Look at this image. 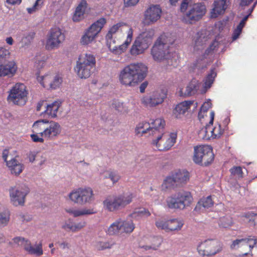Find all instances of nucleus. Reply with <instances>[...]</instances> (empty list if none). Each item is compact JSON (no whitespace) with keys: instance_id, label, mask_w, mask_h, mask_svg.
<instances>
[{"instance_id":"nucleus-5","label":"nucleus","mask_w":257,"mask_h":257,"mask_svg":"<svg viewBox=\"0 0 257 257\" xmlns=\"http://www.w3.org/2000/svg\"><path fill=\"white\" fill-rule=\"evenodd\" d=\"M8 92L7 101L9 103L18 106H23L27 102L28 91L24 84L17 83Z\"/></svg>"},{"instance_id":"nucleus-24","label":"nucleus","mask_w":257,"mask_h":257,"mask_svg":"<svg viewBox=\"0 0 257 257\" xmlns=\"http://www.w3.org/2000/svg\"><path fill=\"white\" fill-rule=\"evenodd\" d=\"M194 102V100H186L178 103L173 110V114L175 117L182 118L188 111Z\"/></svg>"},{"instance_id":"nucleus-23","label":"nucleus","mask_w":257,"mask_h":257,"mask_svg":"<svg viewBox=\"0 0 257 257\" xmlns=\"http://www.w3.org/2000/svg\"><path fill=\"white\" fill-rule=\"evenodd\" d=\"M228 0H214L213 7L210 12V17L216 18L224 13L227 8Z\"/></svg>"},{"instance_id":"nucleus-28","label":"nucleus","mask_w":257,"mask_h":257,"mask_svg":"<svg viewBox=\"0 0 257 257\" xmlns=\"http://www.w3.org/2000/svg\"><path fill=\"white\" fill-rule=\"evenodd\" d=\"M150 131L153 136H157L163 133V128L165 125V120L161 118L152 120L151 123Z\"/></svg>"},{"instance_id":"nucleus-32","label":"nucleus","mask_w":257,"mask_h":257,"mask_svg":"<svg viewBox=\"0 0 257 257\" xmlns=\"http://www.w3.org/2000/svg\"><path fill=\"white\" fill-rule=\"evenodd\" d=\"M198 88V83L195 81H192L186 87L184 92L183 91V89L180 90V95L183 96H191L197 92Z\"/></svg>"},{"instance_id":"nucleus-11","label":"nucleus","mask_w":257,"mask_h":257,"mask_svg":"<svg viewBox=\"0 0 257 257\" xmlns=\"http://www.w3.org/2000/svg\"><path fill=\"white\" fill-rule=\"evenodd\" d=\"M222 249L219 242L214 240H206L197 247L198 253L202 256H211L219 252Z\"/></svg>"},{"instance_id":"nucleus-40","label":"nucleus","mask_w":257,"mask_h":257,"mask_svg":"<svg viewBox=\"0 0 257 257\" xmlns=\"http://www.w3.org/2000/svg\"><path fill=\"white\" fill-rule=\"evenodd\" d=\"M120 221L121 230L123 232L131 233L134 231L135 226L132 221L123 220L120 218Z\"/></svg>"},{"instance_id":"nucleus-30","label":"nucleus","mask_w":257,"mask_h":257,"mask_svg":"<svg viewBox=\"0 0 257 257\" xmlns=\"http://www.w3.org/2000/svg\"><path fill=\"white\" fill-rule=\"evenodd\" d=\"M87 4L86 1L82 0L76 7L73 16L74 22H79L84 18V14L87 8Z\"/></svg>"},{"instance_id":"nucleus-49","label":"nucleus","mask_w":257,"mask_h":257,"mask_svg":"<svg viewBox=\"0 0 257 257\" xmlns=\"http://www.w3.org/2000/svg\"><path fill=\"white\" fill-rule=\"evenodd\" d=\"M219 46V42L214 40L211 44L209 45L208 48L205 50L204 54L203 57L206 58L209 55H212L213 54L214 51L218 48Z\"/></svg>"},{"instance_id":"nucleus-4","label":"nucleus","mask_w":257,"mask_h":257,"mask_svg":"<svg viewBox=\"0 0 257 257\" xmlns=\"http://www.w3.org/2000/svg\"><path fill=\"white\" fill-rule=\"evenodd\" d=\"M133 197V193H127L107 198L103 202L104 208L110 212L118 210L130 204Z\"/></svg>"},{"instance_id":"nucleus-22","label":"nucleus","mask_w":257,"mask_h":257,"mask_svg":"<svg viewBox=\"0 0 257 257\" xmlns=\"http://www.w3.org/2000/svg\"><path fill=\"white\" fill-rule=\"evenodd\" d=\"M18 69L16 62L14 61H8L7 63L0 65V77H13Z\"/></svg>"},{"instance_id":"nucleus-33","label":"nucleus","mask_w":257,"mask_h":257,"mask_svg":"<svg viewBox=\"0 0 257 257\" xmlns=\"http://www.w3.org/2000/svg\"><path fill=\"white\" fill-rule=\"evenodd\" d=\"M179 196L180 192H178L167 198L166 203L169 208L180 209V205L179 203L181 200Z\"/></svg>"},{"instance_id":"nucleus-15","label":"nucleus","mask_w":257,"mask_h":257,"mask_svg":"<svg viewBox=\"0 0 257 257\" xmlns=\"http://www.w3.org/2000/svg\"><path fill=\"white\" fill-rule=\"evenodd\" d=\"M48 121L46 119H40L33 123L32 127L33 134L31 135V138L33 142L44 143L43 138Z\"/></svg>"},{"instance_id":"nucleus-48","label":"nucleus","mask_w":257,"mask_h":257,"mask_svg":"<svg viewBox=\"0 0 257 257\" xmlns=\"http://www.w3.org/2000/svg\"><path fill=\"white\" fill-rule=\"evenodd\" d=\"M177 185L178 183L174 175L166 177L163 184V186L166 189L173 187Z\"/></svg>"},{"instance_id":"nucleus-64","label":"nucleus","mask_w":257,"mask_h":257,"mask_svg":"<svg viewBox=\"0 0 257 257\" xmlns=\"http://www.w3.org/2000/svg\"><path fill=\"white\" fill-rule=\"evenodd\" d=\"M36 154L34 152H30L29 154H28V159H29V161L30 162H33L35 160V158H36Z\"/></svg>"},{"instance_id":"nucleus-2","label":"nucleus","mask_w":257,"mask_h":257,"mask_svg":"<svg viewBox=\"0 0 257 257\" xmlns=\"http://www.w3.org/2000/svg\"><path fill=\"white\" fill-rule=\"evenodd\" d=\"M175 39L170 34H163L157 39L153 46L151 54L156 61L168 60V64L173 65V59L176 56L175 53L170 51L169 45L174 43Z\"/></svg>"},{"instance_id":"nucleus-54","label":"nucleus","mask_w":257,"mask_h":257,"mask_svg":"<svg viewBox=\"0 0 257 257\" xmlns=\"http://www.w3.org/2000/svg\"><path fill=\"white\" fill-rule=\"evenodd\" d=\"M106 173L108 176H106V178H110L113 183L117 182L120 179V176L116 171H109Z\"/></svg>"},{"instance_id":"nucleus-51","label":"nucleus","mask_w":257,"mask_h":257,"mask_svg":"<svg viewBox=\"0 0 257 257\" xmlns=\"http://www.w3.org/2000/svg\"><path fill=\"white\" fill-rule=\"evenodd\" d=\"M112 107L114 108L116 110L120 112H127V108H126L124 105L123 103L119 101L118 100H113L112 103Z\"/></svg>"},{"instance_id":"nucleus-50","label":"nucleus","mask_w":257,"mask_h":257,"mask_svg":"<svg viewBox=\"0 0 257 257\" xmlns=\"http://www.w3.org/2000/svg\"><path fill=\"white\" fill-rule=\"evenodd\" d=\"M212 106V103L211 101H207L205 102L201 106L200 110L198 113V118L201 120L202 118L204 116V113H206L208 109Z\"/></svg>"},{"instance_id":"nucleus-25","label":"nucleus","mask_w":257,"mask_h":257,"mask_svg":"<svg viewBox=\"0 0 257 257\" xmlns=\"http://www.w3.org/2000/svg\"><path fill=\"white\" fill-rule=\"evenodd\" d=\"M133 30L132 28H130L127 33V38L124 42L118 47L114 46L111 47V45L109 46V49L112 51L113 53L116 54H119L124 52L128 45L131 44L133 40Z\"/></svg>"},{"instance_id":"nucleus-1","label":"nucleus","mask_w":257,"mask_h":257,"mask_svg":"<svg viewBox=\"0 0 257 257\" xmlns=\"http://www.w3.org/2000/svg\"><path fill=\"white\" fill-rule=\"evenodd\" d=\"M148 69V67L142 62L131 63L120 71L119 81L125 86H136L146 77Z\"/></svg>"},{"instance_id":"nucleus-58","label":"nucleus","mask_w":257,"mask_h":257,"mask_svg":"<svg viewBox=\"0 0 257 257\" xmlns=\"http://www.w3.org/2000/svg\"><path fill=\"white\" fill-rule=\"evenodd\" d=\"M42 1V0H37L32 7L27 8V10L28 13L32 14L35 12L38 9V7H39V3Z\"/></svg>"},{"instance_id":"nucleus-44","label":"nucleus","mask_w":257,"mask_h":257,"mask_svg":"<svg viewBox=\"0 0 257 257\" xmlns=\"http://www.w3.org/2000/svg\"><path fill=\"white\" fill-rule=\"evenodd\" d=\"M52 79V74H47L42 77H38L37 79L42 86L47 89H50V82Z\"/></svg>"},{"instance_id":"nucleus-31","label":"nucleus","mask_w":257,"mask_h":257,"mask_svg":"<svg viewBox=\"0 0 257 257\" xmlns=\"http://www.w3.org/2000/svg\"><path fill=\"white\" fill-rule=\"evenodd\" d=\"M66 211L70 215L74 217H78L84 215L93 214L96 213V211L93 208H83L82 209H76L74 208H68L66 209Z\"/></svg>"},{"instance_id":"nucleus-21","label":"nucleus","mask_w":257,"mask_h":257,"mask_svg":"<svg viewBox=\"0 0 257 257\" xmlns=\"http://www.w3.org/2000/svg\"><path fill=\"white\" fill-rule=\"evenodd\" d=\"M165 95L159 91L154 92L150 96H145L142 99V103L146 106L154 107L164 101Z\"/></svg>"},{"instance_id":"nucleus-17","label":"nucleus","mask_w":257,"mask_h":257,"mask_svg":"<svg viewBox=\"0 0 257 257\" xmlns=\"http://www.w3.org/2000/svg\"><path fill=\"white\" fill-rule=\"evenodd\" d=\"M162 9L159 5H152L145 11L144 23L150 25L156 23L161 16Z\"/></svg>"},{"instance_id":"nucleus-42","label":"nucleus","mask_w":257,"mask_h":257,"mask_svg":"<svg viewBox=\"0 0 257 257\" xmlns=\"http://www.w3.org/2000/svg\"><path fill=\"white\" fill-rule=\"evenodd\" d=\"M216 73L215 71V69L212 68L210 70L209 73L206 76L204 79V88L206 89H209L211 87L213 84L214 78L216 76Z\"/></svg>"},{"instance_id":"nucleus-53","label":"nucleus","mask_w":257,"mask_h":257,"mask_svg":"<svg viewBox=\"0 0 257 257\" xmlns=\"http://www.w3.org/2000/svg\"><path fill=\"white\" fill-rule=\"evenodd\" d=\"M163 238L160 236H154L151 240L152 249L156 250L162 244Z\"/></svg>"},{"instance_id":"nucleus-56","label":"nucleus","mask_w":257,"mask_h":257,"mask_svg":"<svg viewBox=\"0 0 257 257\" xmlns=\"http://www.w3.org/2000/svg\"><path fill=\"white\" fill-rule=\"evenodd\" d=\"M138 214L140 216H145L146 217H148L151 215V213L150 211L145 208H143L138 211L134 212L132 214V216L134 217L136 216V214Z\"/></svg>"},{"instance_id":"nucleus-39","label":"nucleus","mask_w":257,"mask_h":257,"mask_svg":"<svg viewBox=\"0 0 257 257\" xmlns=\"http://www.w3.org/2000/svg\"><path fill=\"white\" fill-rule=\"evenodd\" d=\"M214 154L212 149L210 146L206 153L204 154V157L202 159V163H200L199 165L202 166H207L209 165L214 160Z\"/></svg>"},{"instance_id":"nucleus-46","label":"nucleus","mask_w":257,"mask_h":257,"mask_svg":"<svg viewBox=\"0 0 257 257\" xmlns=\"http://www.w3.org/2000/svg\"><path fill=\"white\" fill-rule=\"evenodd\" d=\"M50 82V89H55L61 85L62 78L59 74H52V79Z\"/></svg>"},{"instance_id":"nucleus-34","label":"nucleus","mask_w":257,"mask_h":257,"mask_svg":"<svg viewBox=\"0 0 257 257\" xmlns=\"http://www.w3.org/2000/svg\"><path fill=\"white\" fill-rule=\"evenodd\" d=\"M61 102L55 101L48 105L45 112L50 117L54 118L57 116V112L60 106Z\"/></svg>"},{"instance_id":"nucleus-14","label":"nucleus","mask_w":257,"mask_h":257,"mask_svg":"<svg viewBox=\"0 0 257 257\" xmlns=\"http://www.w3.org/2000/svg\"><path fill=\"white\" fill-rule=\"evenodd\" d=\"M13 240L19 245L23 246L25 250L30 254L40 256L43 254L42 242L33 246L29 240L25 239L24 237H16Z\"/></svg>"},{"instance_id":"nucleus-41","label":"nucleus","mask_w":257,"mask_h":257,"mask_svg":"<svg viewBox=\"0 0 257 257\" xmlns=\"http://www.w3.org/2000/svg\"><path fill=\"white\" fill-rule=\"evenodd\" d=\"M124 25H125V23L123 22H119L114 25L110 28L106 36L107 43H109V41H110V43L111 42V40L113 38V35L115 34L121 27Z\"/></svg>"},{"instance_id":"nucleus-60","label":"nucleus","mask_w":257,"mask_h":257,"mask_svg":"<svg viewBox=\"0 0 257 257\" xmlns=\"http://www.w3.org/2000/svg\"><path fill=\"white\" fill-rule=\"evenodd\" d=\"M140 0H124V5L125 7L136 6Z\"/></svg>"},{"instance_id":"nucleus-63","label":"nucleus","mask_w":257,"mask_h":257,"mask_svg":"<svg viewBox=\"0 0 257 257\" xmlns=\"http://www.w3.org/2000/svg\"><path fill=\"white\" fill-rule=\"evenodd\" d=\"M188 7V0H183V2L181 4L180 10L181 12H184Z\"/></svg>"},{"instance_id":"nucleus-45","label":"nucleus","mask_w":257,"mask_h":257,"mask_svg":"<svg viewBox=\"0 0 257 257\" xmlns=\"http://www.w3.org/2000/svg\"><path fill=\"white\" fill-rule=\"evenodd\" d=\"M85 225V222L83 221L75 224H65L62 227L65 230H69L74 232L80 230L83 228Z\"/></svg>"},{"instance_id":"nucleus-6","label":"nucleus","mask_w":257,"mask_h":257,"mask_svg":"<svg viewBox=\"0 0 257 257\" xmlns=\"http://www.w3.org/2000/svg\"><path fill=\"white\" fill-rule=\"evenodd\" d=\"M154 35L153 30L144 32L135 40L130 49V53L133 56L143 54L152 43Z\"/></svg>"},{"instance_id":"nucleus-12","label":"nucleus","mask_w":257,"mask_h":257,"mask_svg":"<svg viewBox=\"0 0 257 257\" xmlns=\"http://www.w3.org/2000/svg\"><path fill=\"white\" fill-rule=\"evenodd\" d=\"M184 224L182 220L174 218L167 220H159L155 223L158 229L164 230L167 232H177L181 230Z\"/></svg>"},{"instance_id":"nucleus-62","label":"nucleus","mask_w":257,"mask_h":257,"mask_svg":"<svg viewBox=\"0 0 257 257\" xmlns=\"http://www.w3.org/2000/svg\"><path fill=\"white\" fill-rule=\"evenodd\" d=\"M60 247L62 249H69L70 248V243L67 241L58 242Z\"/></svg>"},{"instance_id":"nucleus-35","label":"nucleus","mask_w":257,"mask_h":257,"mask_svg":"<svg viewBox=\"0 0 257 257\" xmlns=\"http://www.w3.org/2000/svg\"><path fill=\"white\" fill-rule=\"evenodd\" d=\"M151 124L149 122L143 121L139 123L136 126L135 132L137 135L142 136L145 134H149L151 135Z\"/></svg>"},{"instance_id":"nucleus-26","label":"nucleus","mask_w":257,"mask_h":257,"mask_svg":"<svg viewBox=\"0 0 257 257\" xmlns=\"http://www.w3.org/2000/svg\"><path fill=\"white\" fill-rule=\"evenodd\" d=\"M257 243V239L252 238H242L234 240L230 245L231 249H235L241 246H248L251 251L254 246Z\"/></svg>"},{"instance_id":"nucleus-47","label":"nucleus","mask_w":257,"mask_h":257,"mask_svg":"<svg viewBox=\"0 0 257 257\" xmlns=\"http://www.w3.org/2000/svg\"><path fill=\"white\" fill-rule=\"evenodd\" d=\"M233 224L232 218L230 217L223 216L220 218L219 225L220 227L228 228L232 226Z\"/></svg>"},{"instance_id":"nucleus-13","label":"nucleus","mask_w":257,"mask_h":257,"mask_svg":"<svg viewBox=\"0 0 257 257\" xmlns=\"http://www.w3.org/2000/svg\"><path fill=\"white\" fill-rule=\"evenodd\" d=\"M65 36L59 28H52L47 39L46 48L52 50L58 48L64 41Z\"/></svg>"},{"instance_id":"nucleus-61","label":"nucleus","mask_w":257,"mask_h":257,"mask_svg":"<svg viewBox=\"0 0 257 257\" xmlns=\"http://www.w3.org/2000/svg\"><path fill=\"white\" fill-rule=\"evenodd\" d=\"M242 32V30L240 28H237L234 29L233 31L232 35V41H234L236 40L240 35L241 33Z\"/></svg>"},{"instance_id":"nucleus-9","label":"nucleus","mask_w":257,"mask_h":257,"mask_svg":"<svg viewBox=\"0 0 257 257\" xmlns=\"http://www.w3.org/2000/svg\"><path fill=\"white\" fill-rule=\"evenodd\" d=\"M93 195V191L91 188H79L70 193L69 197L74 203L84 205L90 202L92 200Z\"/></svg>"},{"instance_id":"nucleus-38","label":"nucleus","mask_w":257,"mask_h":257,"mask_svg":"<svg viewBox=\"0 0 257 257\" xmlns=\"http://www.w3.org/2000/svg\"><path fill=\"white\" fill-rule=\"evenodd\" d=\"M178 184L186 183L189 180V173L187 171H179L174 174Z\"/></svg>"},{"instance_id":"nucleus-37","label":"nucleus","mask_w":257,"mask_h":257,"mask_svg":"<svg viewBox=\"0 0 257 257\" xmlns=\"http://www.w3.org/2000/svg\"><path fill=\"white\" fill-rule=\"evenodd\" d=\"M120 218L116 219L107 228L106 233L109 235L118 234L121 230Z\"/></svg>"},{"instance_id":"nucleus-19","label":"nucleus","mask_w":257,"mask_h":257,"mask_svg":"<svg viewBox=\"0 0 257 257\" xmlns=\"http://www.w3.org/2000/svg\"><path fill=\"white\" fill-rule=\"evenodd\" d=\"M9 155V151L4 150L3 152V158L5 162H6L7 167L9 168L11 173L15 175H19L20 174L24 169L23 164L19 162L15 158L11 159L9 161H7Z\"/></svg>"},{"instance_id":"nucleus-18","label":"nucleus","mask_w":257,"mask_h":257,"mask_svg":"<svg viewBox=\"0 0 257 257\" xmlns=\"http://www.w3.org/2000/svg\"><path fill=\"white\" fill-rule=\"evenodd\" d=\"M29 190L27 187H14L10 190L11 200L15 206L23 205Z\"/></svg>"},{"instance_id":"nucleus-16","label":"nucleus","mask_w":257,"mask_h":257,"mask_svg":"<svg viewBox=\"0 0 257 257\" xmlns=\"http://www.w3.org/2000/svg\"><path fill=\"white\" fill-rule=\"evenodd\" d=\"M206 9L203 3H196L192 5L186 14V19L190 23L197 21L205 14Z\"/></svg>"},{"instance_id":"nucleus-8","label":"nucleus","mask_w":257,"mask_h":257,"mask_svg":"<svg viewBox=\"0 0 257 257\" xmlns=\"http://www.w3.org/2000/svg\"><path fill=\"white\" fill-rule=\"evenodd\" d=\"M176 139V133H162L156 136V138L152 141V144L160 151H167L174 146Z\"/></svg>"},{"instance_id":"nucleus-27","label":"nucleus","mask_w":257,"mask_h":257,"mask_svg":"<svg viewBox=\"0 0 257 257\" xmlns=\"http://www.w3.org/2000/svg\"><path fill=\"white\" fill-rule=\"evenodd\" d=\"M209 147L210 146L207 145L194 147L193 161L195 164L199 165L200 163H202L204 154L206 153Z\"/></svg>"},{"instance_id":"nucleus-59","label":"nucleus","mask_w":257,"mask_h":257,"mask_svg":"<svg viewBox=\"0 0 257 257\" xmlns=\"http://www.w3.org/2000/svg\"><path fill=\"white\" fill-rule=\"evenodd\" d=\"M10 54L9 51L6 49L0 47V61L6 58V56Z\"/></svg>"},{"instance_id":"nucleus-3","label":"nucleus","mask_w":257,"mask_h":257,"mask_svg":"<svg viewBox=\"0 0 257 257\" xmlns=\"http://www.w3.org/2000/svg\"><path fill=\"white\" fill-rule=\"evenodd\" d=\"M96 60L93 55L86 53L79 58L74 68L78 76L81 79L89 78L95 68Z\"/></svg>"},{"instance_id":"nucleus-55","label":"nucleus","mask_w":257,"mask_h":257,"mask_svg":"<svg viewBox=\"0 0 257 257\" xmlns=\"http://www.w3.org/2000/svg\"><path fill=\"white\" fill-rule=\"evenodd\" d=\"M231 174L233 175H238L239 177H242L243 172L242 168L240 166H234L230 169Z\"/></svg>"},{"instance_id":"nucleus-43","label":"nucleus","mask_w":257,"mask_h":257,"mask_svg":"<svg viewBox=\"0 0 257 257\" xmlns=\"http://www.w3.org/2000/svg\"><path fill=\"white\" fill-rule=\"evenodd\" d=\"M10 219V212L8 209H0V225L6 226Z\"/></svg>"},{"instance_id":"nucleus-36","label":"nucleus","mask_w":257,"mask_h":257,"mask_svg":"<svg viewBox=\"0 0 257 257\" xmlns=\"http://www.w3.org/2000/svg\"><path fill=\"white\" fill-rule=\"evenodd\" d=\"M213 204L214 202L212 199L211 196L203 197L198 202L195 208V210H197L198 209H200L201 207L208 208L213 206Z\"/></svg>"},{"instance_id":"nucleus-10","label":"nucleus","mask_w":257,"mask_h":257,"mask_svg":"<svg viewBox=\"0 0 257 257\" xmlns=\"http://www.w3.org/2000/svg\"><path fill=\"white\" fill-rule=\"evenodd\" d=\"M105 23L106 20L102 18L92 24L82 36L80 40L81 44L87 45L92 42Z\"/></svg>"},{"instance_id":"nucleus-20","label":"nucleus","mask_w":257,"mask_h":257,"mask_svg":"<svg viewBox=\"0 0 257 257\" xmlns=\"http://www.w3.org/2000/svg\"><path fill=\"white\" fill-rule=\"evenodd\" d=\"M61 132V127L59 123L48 121L44 135V140H53L57 137Z\"/></svg>"},{"instance_id":"nucleus-7","label":"nucleus","mask_w":257,"mask_h":257,"mask_svg":"<svg viewBox=\"0 0 257 257\" xmlns=\"http://www.w3.org/2000/svg\"><path fill=\"white\" fill-rule=\"evenodd\" d=\"M214 115V111H211L210 113L209 124L199 131V135L203 139L208 140L211 139H219L224 133V128H223L220 124H217L213 127L211 125L213 124Z\"/></svg>"},{"instance_id":"nucleus-52","label":"nucleus","mask_w":257,"mask_h":257,"mask_svg":"<svg viewBox=\"0 0 257 257\" xmlns=\"http://www.w3.org/2000/svg\"><path fill=\"white\" fill-rule=\"evenodd\" d=\"M114 243L109 241H97L95 244V247L98 250H102L106 249L111 248Z\"/></svg>"},{"instance_id":"nucleus-57","label":"nucleus","mask_w":257,"mask_h":257,"mask_svg":"<svg viewBox=\"0 0 257 257\" xmlns=\"http://www.w3.org/2000/svg\"><path fill=\"white\" fill-rule=\"evenodd\" d=\"M227 20H222L219 21L217 22L215 24V27L216 29L218 30L219 31H222L227 24Z\"/></svg>"},{"instance_id":"nucleus-29","label":"nucleus","mask_w":257,"mask_h":257,"mask_svg":"<svg viewBox=\"0 0 257 257\" xmlns=\"http://www.w3.org/2000/svg\"><path fill=\"white\" fill-rule=\"evenodd\" d=\"M180 201L179 202L180 209L183 210L192 204L193 201V198L190 192L180 191L179 196Z\"/></svg>"}]
</instances>
